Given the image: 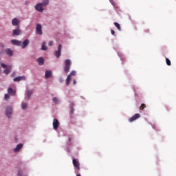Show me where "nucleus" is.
<instances>
[{
	"label": "nucleus",
	"mask_w": 176,
	"mask_h": 176,
	"mask_svg": "<svg viewBox=\"0 0 176 176\" xmlns=\"http://www.w3.org/2000/svg\"><path fill=\"white\" fill-rule=\"evenodd\" d=\"M72 64V63L70 59H66L65 60V66L64 67L65 73L68 74L70 72Z\"/></svg>",
	"instance_id": "1"
},
{
	"label": "nucleus",
	"mask_w": 176,
	"mask_h": 176,
	"mask_svg": "<svg viewBox=\"0 0 176 176\" xmlns=\"http://www.w3.org/2000/svg\"><path fill=\"white\" fill-rule=\"evenodd\" d=\"M1 66L3 68V69H6L4 71H3V73L6 74V75H8L10 72H11V66L10 65H5L3 63H1Z\"/></svg>",
	"instance_id": "2"
},
{
	"label": "nucleus",
	"mask_w": 176,
	"mask_h": 176,
	"mask_svg": "<svg viewBox=\"0 0 176 176\" xmlns=\"http://www.w3.org/2000/svg\"><path fill=\"white\" fill-rule=\"evenodd\" d=\"M21 30L20 29V26L16 27L15 30H13L12 31V36H20L21 34Z\"/></svg>",
	"instance_id": "3"
},
{
	"label": "nucleus",
	"mask_w": 176,
	"mask_h": 176,
	"mask_svg": "<svg viewBox=\"0 0 176 176\" xmlns=\"http://www.w3.org/2000/svg\"><path fill=\"white\" fill-rule=\"evenodd\" d=\"M73 164L74 166V167L77 169V173H78V171L80 170V163H79V161L76 159V158H74L73 159Z\"/></svg>",
	"instance_id": "4"
},
{
	"label": "nucleus",
	"mask_w": 176,
	"mask_h": 176,
	"mask_svg": "<svg viewBox=\"0 0 176 176\" xmlns=\"http://www.w3.org/2000/svg\"><path fill=\"white\" fill-rule=\"evenodd\" d=\"M61 50H62V45L59 44L58 47V50L55 51V56L57 58H59L61 56Z\"/></svg>",
	"instance_id": "5"
},
{
	"label": "nucleus",
	"mask_w": 176,
	"mask_h": 176,
	"mask_svg": "<svg viewBox=\"0 0 176 176\" xmlns=\"http://www.w3.org/2000/svg\"><path fill=\"white\" fill-rule=\"evenodd\" d=\"M36 34H38L40 36H42L43 34V32H42V26L41 24L38 23L36 25Z\"/></svg>",
	"instance_id": "6"
},
{
	"label": "nucleus",
	"mask_w": 176,
	"mask_h": 176,
	"mask_svg": "<svg viewBox=\"0 0 176 176\" xmlns=\"http://www.w3.org/2000/svg\"><path fill=\"white\" fill-rule=\"evenodd\" d=\"M141 117V115L140 113H136L133 115L131 118H129V122H133L134 121L137 120Z\"/></svg>",
	"instance_id": "7"
},
{
	"label": "nucleus",
	"mask_w": 176,
	"mask_h": 176,
	"mask_svg": "<svg viewBox=\"0 0 176 176\" xmlns=\"http://www.w3.org/2000/svg\"><path fill=\"white\" fill-rule=\"evenodd\" d=\"M12 114V107H8L6 108V116L10 118L11 117V115Z\"/></svg>",
	"instance_id": "8"
},
{
	"label": "nucleus",
	"mask_w": 176,
	"mask_h": 176,
	"mask_svg": "<svg viewBox=\"0 0 176 176\" xmlns=\"http://www.w3.org/2000/svg\"><path fill=\"white\" fill-rule=\"evenodd\" d=\"M12 24L14 27H19L20 21L17 18H14L12 21Z\"/></svg>",
	"instance_id": "9"
},
{
	"label": "nucleus",
	"mask_w": 176,
	"mask_h": 176,
	"mask_svg": "<svg viewBox=\"0 0 176 176\" xmlns=\"http://www.w3.org/2000/svg\"><path fill=\"white\" fill-rule=\"evenodd\" d=\"M26 80V77L25 76H18V77H15L14 78V82H20L22 80Z\"/></svg>",
	"instance_id": "10"
},
{
	"label": "nucleus",
	"mask_w": 176,
	"mask_h": 176,
	"mask_svg": "<svg viewBox=\"0 0 176 176\" xmlns=\"http://www.w3.org/2000/svg\"><path fill=\"white\" fill-rule=\"evenodd\" d=\"M53 126L54 130H57L59 126V122L56 118H54L53 120Z\"/></svg>",
	"instance_id": "11"
},
{
	"label": "nucleus",
	"mask_w": 176,
	"mask_h": 176,
	"mask_svg": "<svg viewBox=\"0 0 176 176\" xmlns=\"http://www.w3.org/2000/svg\"><path fill=\"white\" fill-rule=\"evenodd\" d=\"M5 53L9 56V57H12L13 56L14 54V52L10 49V48H7L5 50Z\"/></svg>",
	"instance_id": "12"
},
{
	"label": "nucleus",
	"mask_w": 176,
	"mask_h": 176,
	"mask_svg": "<svg viewBox=\"0 0 176 176\" xmlns=\"http://www.w3.org/2000/svg\"><path fill=\"white\" fill-rule=\"evenodd\" d=\"M75 104L74 102H72L71 103V111H70V113H69V119L72 120L73 118V115H74V107Z\"/></svg>",
	"instance_id": "13"
},
{
	"label": "nucleus",
	"mask_w": 176,
	"mask_h": 176,
	"mask_svg": "<svg viewBox=\"0 0 176 176\" xmlns=\"http://www.w3.org/2000/svg\"><path fill=\"white\" fill-rule=\"evenodd\" d=\"M36 10H38V12H43V4L41 3H38L36 6H35Z\"/></svg>",
	"instance_id": "14"
},
{
	"label": "nucleus",
	"mask_w": 176,
	"mask_h": 176,
	"mask_svg": "<svg viewBox=\"0 0 176 176\" xmlns=\"http://www.w3.org/2000/svg\"><path fill=\"white\" fill-rule=\"evenodd\" d=\"M52 76V72L51 70H46L45 77L46 79H48Z\"/></svg>",
	"instance_id": "15"
},
{
	"label": "nucleus",
	"mask_w": 176,
	"mask_h": 176,
	"mask_svg": "<svg viewBox=\"0 0 176 176\" xmlns=\"http://www.w3.org/2000/svg\"><path fill=\"white\" fill-rule=\"evenodd\" d=\"M11 43L14 45H16V46H21V41H17L16 39H14V40H12L11 41Z\"/></svg>",
	"instance_id": "16"
},
{
	"label": "nucleus",
	"mask_w": 176,
	"mask_h": 176,
	"mask_svg": "<svg viewBox=\"0 0 176 176\" xmlns=\"http://www.w3.org/2000/svg\"><path fill=\"white\" fill-rule=\"evenodd\" d=\"M23 148V144H17L16 147L14 148V153L19 152Z\"/></svg>",
	"instance_id": "17"
},
{
	"label": "nucleus",
	"mask_w": 176,
	"mask_h": 176,
	"mask_svg": "<svg viewBox=\"0 0 176 176\" xmlns=\"http://www.w3.org/2000/svg\"><path fill=\"white\" fill-rule=\"evenodd\" d=\"M37 63H38L39 66H43L44 64V58L43 57H40L37 59Z\"/></svg>",
	"instance_id": "18"
},
{
	"label": "nucleus",
	"mask_w": 176,
	"mask_h": 176,
	"mask_svg": "<svg viewBox=\"0 0 176 176\" xmlns=\"http://www.w3.org/2000/svg\"><path fill=\"white\" fill-rule=\"evenodd\" d=\"M30 42L28 41V39H25L22 45V49H25L28 45H29Z\"/></svg>",
	"instance_id": "19"
},
{
	"label": "nucleus",
	"mask_w": 176,
	"mask_h": 176,
	"mask_svg": "<svg viewBox=\"0 0 176 176\" xmlns=\"http://www.w3.org/2000/svg\"><path fill=\"white\" fill-rule=\"evenodd\" d=\"M8 93L10 95H12L14 96L16 94V91L14 90H13L11 87H10L8 90Z\"/></svg>",
	"instance_id": "20"
},
{
	"label": "nucleus",
	"mask_w": 176,
	"mask_h": 176,
	"mask_svg": "<svg viewBox=\"0 0 176 176\" xmlns=\"http://www.w3.org/2000/svg\"><path fill=\"white\" fill-rule=\"evenodd\" d=\"M71 80H72V77H70V76H68L66 80L67 86H69L70 85Z\"/></svg>",
	"instance_id": "21"
},
{
	"label": "nucleus",
	"mask_w": 176,
	"mask_h": 176,
	"mask_svg": "<svg viewBox=\"0 0 176 176\" xmlns=\"http://www.w3.org/2000/svg\"><path fill=\"white\" fill-rule=\"evenodd\" d=\"M114 25L118 28V31H121L122 30L121 26H120V25L118 22H115Z\"/></svg>",
	"instance_id": "22"
},
{
	"label": "nucleus",
	"mask_w": 176,
	"mask_h": 176,
	"mask_svg": "<svg viewBox=\"0 0 176 176\" xmlns=\"http://www.w3.org/2000/svg\"><path fill=\"white\" fill-rule=\"evenodd\" d=\"M45 45H46V43L43 42V45H42V47H41V50L42 51H46L47 50V47L45 46Z\"/></svg>",
	"instance_id": "23"
},
{
	"label": "nucleus",
	"mask_w": 176,
	"mask_h": 176,
	"mask_svg": "<svg viewBox=\"0 0 176 176\" xmlns=\"http://www.w3.org/2000/svg\"><path fill=\"white\" fill-rule=\"evenodd\" d=\"M21 107L23 110H25L28 108V104L25 102H22Z\"/></svg>",
	"instance_id": "24"
},
{
	"label": "nucleus",
	"mask_w": 176,
	"mask_h": 176,
	"mask_svg": "<svg viewBox=\"0 0 176 176\" xmlns=\"http://www.w3.org/2000/svg\"><path fill=\"white\" fill-rule=\"evenodd\" d=\"M165 60H166V65H167L168 66H171V62H170V60L169 58H165Z\"/></svg>",
	"instance_id": "25"
},
{
	"label": "nucleus",
	"mask_w": 176,
	"mask_h": 176,
	"mask_svg": "<svg viewBox=\"0 0 176 176\" xmlns=\"http://www.w3.org/2000/svg\"><path fill=\"white\" fill-rule=\"evenodd\" d=\"M32 93H33L32 90L27 91V96H28L29 99H30V96H32Z\"/></svg>",
	"instance_id": "26"
},
{
	"label": "nucleus",
	"mask_w": 176,
	"mask_h": 176,
	"mask_svg": "<svg viewBox=\"0 0 176 176\" xmlns=\"http://www.w3.org/2000/svg\"><path fill=\"white\" fill-rule=\"evenodd\" d=\"M76 74V71H72V72L70 73V74H69L68 76H70V78H71L72 76H75Z\"/></svg>",
	"instance_id": "27"
},
{
	"label": "nucleus",
	"mask_w": 176,
	"mask_h": 176,
	"mask_svg": "<svg viewBox=\"0 0 176 176\" xmlns=\"http://www.w3.org/2000/svg\"><path fill=\"white\" fill-rule=\"evenodd\" d=\"M145 108H146V104L143 103L142 104V105H140V108H139V109L143 111Z\"/></svg>",
	"instance_id": "28"
},
{
	"label": "nucleus",
	"mask_w": 176,
	"mask_h": 176,
	"mask_svg": "<svg viewBox=\"0 0 176 176\" xmlns=\"http://www.w3.org/2000/svg\"><path fill=\"white\" fill-rule=\"evenodd\" d=\"M53 102L55 104H58V99L56 97L53 98Z\"/></svg>",
	"instance_id": "29"
},
{
	"label": "nucleus",
	"mask_w": 176,
	"mask_h": 176,
	"mask_svg": "<svg viewBox=\"0 0 176 176\" xmlns=\"http://www.w3.org/2000/svg\"><path fill=\"white\" fill-rule=\"evenodd\" d=\"M22 173H23V171H22V169H19V171H18V176H23L22 175Z\"/></svg>",
	"instance_id": "30"
},
{
	"label": "nucleus",
	"mask_w": 176,
	"mask_h": 176,
	"mask_svg": "<svg viewBox=\"0 0 176 176\" xmlns=\"http://www.w3.org/2000/svg\"><path fill=\"white\" fill-rule=\"evenodd\" d=\"M43 5H48L49 3V0H43Z\"/></svg>",
	"instance_id": "31"
},
{
	"label": "nucleus",
	"mask_w": 176,
	"mask_h": 176,
	"mask_svg": "<svg viewBox=\"0 0 176 176\" xmlns=\"http://www.w3.org/2000/svg\"><path fill=\"white\" fill-rule=\"evenodd\" d=\"M9 98H10L9 94H5V100H8Z\"/></svg>",
	"instance_id": "32"
},
{
	"label": "nucleus",
	"mask_w": 176,
	"mask_h": 176,
	"mask_svg": "<svg viewBox=\"0 0 176 176\" xmlns=\"http://www.w3.org/2000/svg\"><path fill=\"white\" fill-rule=\"evenodd\" d=\"M49 46L52 47L53 46V41H50L49 42Z\"/></svg>",
	"instance_id": "33"
},
{
	"label": "nucleus",
	"mask_w": 176,
	"mask_h": 176,
	"mask_svg": "<svg viewBox=\"0 0 176 176\" xmlns=\"http://www.w3.org/2000/svg\"><path fill=\"white\" fill-rule=\"evenodd\" d=\"M111 32L113 36H115L116 32L113 30H111Z\"/></svg>",
	"instance_id": "34"
},
{
	"label": "nucleus",
	"mask_w": 176,
	"mask_h": 176,
	"mask_svg": "<svg viewBox=\"0 0 176 176\" xmlns=\"http://www.w3.org/2000/svg\"><path fill=\"white\" fill-rule=\"evenodd\" d=\"M73 83H74V85H76V80H73Z\"/></svg>",
	"instance_id": "35"
},
{
	"label": "nucleus",
	"mask_w": 176,
	"mask_h": 176,
	"mask_svg": "<svg viewBox=\"0 0 176 176\" xmlns=\"http://www.w3.org/2000/svg\"><path fill=\"white\" fill-rule=\"evenodd\" d=\"M1 74V67H0V74Z\"/></svg>",
	"instance_id": "36"
},
{
	"label": "nucleus",
	"mask_w": 176,
	"mask_h": 176,
	"mask_svg": "<svg viewBox=\"0 0 176 176\" xmlns=\"http://www.w3.org/2000/svg\"><path fill=\"white\" fill-rule=\"evenodd\" d=\"M69 141L71 142V138H69Z\"/></svg>",
	"instance_id": "37"
},
{
	"label": "nucleus",
	"mask_w": 176,
	"mask_h": 176,
	"mask_svg": "<svg viewBox=\"0 0 176 176\" xmlns=\"http://www.w3.org/2000/svg\"><path fill=\"white\" fill-rule=\"evenodd\" d=\"M77 176H81L80 174H77Z\"/></svg>",
	"instance_id": "38"
}]
</instances>
